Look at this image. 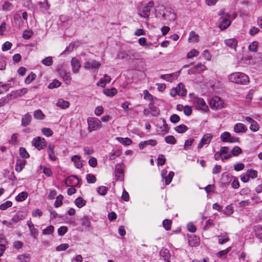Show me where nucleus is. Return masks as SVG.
I'll use <instances>...</instances> for the list:
<instances>
[{"instance_id": "obj_1", "label": "nucleus", "mask_w": 262, "mask_h": 262, "mask_svg": "<svg viewBox=\"0 0 262 262\" xmlns=\"http://www.w3.org/2000/svg\"><path fill=\"white\" fill-rule=\"evenodd\" d=\"M228 79L231 82L241 85H246L250 81L249 77L242 72L231 73L228 76Z\"/></svg>"}, {"instance_id": "obj_2", "label": "nucleus", "mask_w": 262, "mask_h": 262, "mask_svg": "<svg viewBox=\"0 0 262 262\" xmlns=\"http://www.w3.org/2000/svg\"><path fill=\"white\" fill-rule=\"evenodd\" d=\"M117 57L120 59H134L139 60L141 58V55L139 53L135 50L130 49L126 51H122L117 54Z\"/></svg>"}, {"instance_id": "obj_3", "label": "nucleus", "mask_w": 262, "mask_h": 262, "mask_svg": "<svg viewBox=\"0 0 262 262\" xmlns=\"http://www.w3.org/2000/svg\"><path fill=\"white\" fill-rule=\"evenodd\" d=\"M88 129L89 132L99 130L102 127L101 121L96 117H89L87 119Z\"/></svg>"}, {"instance_id": "obj_4", "label": "nucleus", "mask_w": 262, "mask_h": 262, "mask_svg": "<svg viewBox=\"0 0 262 262\" xmlns=\"http://www.w3.org/2000/svg\"><path fill=\"white\" fill-rule=\"evenodd\" d=\"M100 66V62L95 59H90L83 64V67L85 69L94 72H97Z\"/></svg>"}, {"instance_id": "obj_5", "label": "nucleus", "mask_w": 262, "mask_h": 262, "mask_svg": "<svg viewBox=\"0 0 262 262\" xmlns=\"http://www.w3.org/2000/svg\"><path fill=\"white\" fill-rule=\"evenodd\" d=\"M186 90L183 84L179 83L178 85L172 89L170 92V95L172 97H175L177 95L184 96L186 95Z\"/></svg>"}, {"instance_id": "obj_6", "label": "nucleus", "mask_w": 262, "mask_h": 262, "mask_svg": "<svg viewBox=\"0 0 262 262\" xmlns=\"http://www.w3.org/2000/svg\"><path fill=\"white\" fill-rule=\"evenodd\" d=\"M154 6V3L153 1H150L148 3L147 5L144 6L142 10L139 11L138 15L142 17L149 19L151 9Z\"/></svg>"}, {"instance_id": "obj_7", "label": "nucleus", "mask_w": 262, "mask_h": 262, "mask_svg": "<svg viewBox=\"0 0 262 262\" xmlns=\"http://www.w3.org/2000/svg\"><path fill=\"white\" fill-rule=\"evenodd\" d=\"M32 143L39 150L43 149L46 146L45 139L40 137L34 138L32 140Z\"/></svg>"}, {"instance_id": "obj_8", "label": "nucleus", "mask_w": 262, "mask_h": 262, "mask_svg": "<svg viewBox=\"0 0 262 262\" xmlns=\"http://www.w3.org/2000/svg\"><path fill=\"white\" fill-rule=\"evenodd\" d=\"M213 138L211 134H206L203 135L200 142L198 144V148L201 149L205 145H208Z\"/></svg>"}, {"instance_id": "obj_9", "label": "nucleus", "mask_w": 262, "mask_h": 262, "mask_svg": "<svg viewBox=\"0 0 262 262\" xmlns=\"http://www.w3.org/2000/svg\"><path fill=\"white\" fill-rule=\"evenodd\" d=\"M221 139L224 142L235 143L238 142V138L231 136L230 133L225 132L221 135Z\"/></svg>"}, {"instance_id": "obj_10", "label": "nucleus", "mask_w": 262, "mask_h": 262, "mask_svg": "<svg viewBox=\"0 0 262 262\" xmlns=\"http://www.w3.org/2000/svg\"><path fill=\"white\" fill-rule=\"evenodd\" d=\"M209 104L212 108L221 109L223 107L224 102L219 97H214L211 99Z\"/></svg>"}, {"instance_id": "obj_11", "label": "nucleus", "mask_w": 262, "mask_h": 262, "mask_svg": "<svg viewBox=\"0 0 262 262\" xmlns=\"http://www.w3.org/2000/svg\"><path fill=\"white\" fill-rule=\"evenodd\" d=\"M162 125H158L157 127V132L159 135H165L167 134L169 129L168 124H166L165 119H162Z\"/></svg>"}, {"instance_id": "obj_12", "label": "nucleus", "mask_w": 262, "mask_h": 262, "mask_svg": "<svg viewBox=\"0 0 262 262\" xmlns=\"http://www.w3.org/2000/svg\"><path fill=\"white\" fill-rule=\"evenodd\" d=\"M164 18L163 20H167L168 21H173L176 18V15L173 10L171 8H167L165 13H163Z\"/></svg>"}, {"instance_id": "obj_13", "label": "nucleus", "mask_w": 262, "mask_h": 262, "mask_svg": "<svg viewBox=\"0 0 262 262\" xmlns=\"http://www.w3.org/2000/svg\"><path fill=\"white\" fill-rule=\"evenodd\" d=\"M71 64L73 72L75 74L79 73V69L81 67L79 61L76 58L73 57L71 60Z\"/></svg>"}, {"instance_id": "obj_14", "label": "nucleus", "mask_w": 262, "mask_h": 262, "mask_svg": "<svg viewBox=\"0 0 262 262\" xmlns=\"http://www.w3.org/2000/svg\"><path fill=\"white\" fill-rule=\"evenodd\" d=\"M225 44L231 49L236 51V47L237 46V40L235 38H229L224 40Z\"/></svg>"}, {"instance_id": "obj_15", "label": "nucleus", "mask_w": 262, "mask_h": 262, "mask_svg": "<svg viewBox=\"0 0 262 262\" xmlns=\"http://www.w3.org/2000/svg\"><path fill=\"white\" fill-rule=\"evenodd\" d=\"M157 144V142L155 140L153 139H150L141 142L139 144V146L140 149H143L146 146L150 145L151 146H156Z\"/></svg>"}, {"instance_id": "obj_16", "label": "nucleus", "mask_w": 262, "mask_h": 262, "mask_svg": "<svg viewBox=\"0 0 262 262\" xmlns=\"http://www.w3.org/2000/svg\"><path fill=\"white\" fill-rule=\"evenodd\" d=\"M32 120V116L29 113H26L21 119V125L23 126H27L30 124Z\"/></svg>"}, {"instance_id": "obj_17", "label": "nucleus", "mask_w": 262, "mask_h": 262, "mask_svg": "<svg viewBox=\"0 0 262 262\" xmlns=\"http://www.w3.org/2000/svg\"><path fill=\"white\" fill-rule=\"evenodd\" d=\"M200 109L205 112L209 110V107L204 100L202 98H198V110Z\"/></svg>"}, {"instance_id": "obj_18", "label": "nucleus", "mask_w": 262, "mask_h": 262, "mask_svg": "<svg viewBox=\"0 0 262 262\" xmlns=\"http://www.w3.org/2000/svg\"><path fill=\"white\" fill-rule=\"evenodd\" d=\"M26 164V160L23 159H17L15 165V170L17 172L21 171Z\"/></svg>"}, {"instance_id": "obj_19", "label": "nucleus", "mask_w": 262, "mask_h": 262, "mask_svg": "<svg viewBox=\"0 0 262 262\" xmlns=\"http://www.w3.org/2000/svg\"><path fill=\"white\" fill-rule=\"evenodd\" d=\"M166 173V171H165V170L162 171V176L163 178L165 180V184L166 185H168L171 183V180L174 175V173L173 171H170L167 177L164 176Z\"/></svg>"}, {"instance_id": "obj_20", "label": "nucleus", "mask_w": 262, "mask_h": 262, "mask_svg": "<svg viewBox=\"0 0 262 262\" xmlns=\"http://www.w3.org/2000/svg\"><path fill=\"white\" fill-rule=\"evenodd\" d=\"M160 255L166 262H169L170 254L167 249L162 248L160 252Z\"/></svg>"}, {"instance_id": "obj_21", "label": "nucleus", "mask_w": 262, "mask_h": 262, "mask_svg": "<svg viewBox=\"0 0 262 262\" xmlns=\"http://www.w3.org/2000/svg\"><path fill=\"white\" fill-rule=\"evenodd\" d=\"M59 73L66 83L69 84L70 82L71 77L70 73L66 72V71L63 69L60 70Z\"/></svg>"}, {"instance_id": "obj_22", "label": "nucleus", "mask_w": 262, "mask_h": 262, "mask_svg": "<svg viewBox=\"0 0 262 262\" xmlns=\"http://www.w3.org/2000/svg\"><path fill=\"white\" fill-rule=\"evenodd\" d=\"M71 160L74 162V165L77 168H81L82 167V161L80 160V157L79 156L75 155L72 157Z\"/></svg>"}, {"instance_id": "obj_23", "label": "nucleus", "mask_w": 262, "mask_h": 262, "mask_svg": "<svg viewBox=\"0 0 262 262\" xmlns=\"http://www.w3.org/2000/svg\"><path fill=\"white\" fill-rule=\"evenodd\" d=\"M26 214L22 212H18L15 214L11 219L13 223H16L20 220H23L25 218Z\"/></svg>"}, {"instance_id": "obj_24", "label": "nucleus", "mask_w": 262, "mask_h": 262, "mask_svg": "<svg viewBox=\"0 0 262 262\" xmlns=\"http://www.w3.org/2000/svg\"><path fill=\"white\" fill-rule=\"evenodd\" d=\"M234 130L235 133H239L241 132H245L247 130V128L244 124L239 123L235 125Z\"/></svg>"}, {"instance_id": "obj_25", "label": "nucleus", "mask_w": 262, "mask_h": 262, "mask_svg": "<svg viewBox=\"0 0 262 262\" xmlns=\"http://www.w3.org/2000/svg\"><path fill=\"white\" fill-rule=\"evenodd\" d=\"M56 105L61 108L65 109L69 107L70 103L68 101H66L62 99H60L57 102Z\"/></svg>"}, {"instance_id": "obj_26", "label": "nucleus", "mask_w": 262, "mask_h": 262, "mask_svg": "<svg viewBox=\"0 0 262 262\" xmlns=\"http://www.w3.org/2000/svg\"><path fill=\"white\" fill-rule=\"evenodd\" d=\"M116 140L123 145H129L132 143V140L129 138L117 137Z\"/></svg>"}, {"instance_id": "obj_27", "label": "nucleus", "mask_w": 262, "mask_h": 262, "mask_svg": "<svg viewBox=\"0 0 262 262\" xmlns=\"http://www.w3.org/2000/svg\"><path fill=\"white\" fill-rule=\"evenodd\" d=\"M231 24L229 19L225 18L221 21L219 27L221 30H225Z\"/></svg>"}, {"instance_id": "obj_28", "label": "nucleus", "mask_w": 262, "mask_h": 262, "mask_svg": "<svg viewBox=\"0 0 262 262\" xmlns=\"http://www.w3.org/2000/svg\"><path fill=\"white\" fill-rule=\"evenodd\" d=\"M104 93L107 96L113 97L117 93V90L115 88L110 89H106L104 90Z\"/></svg>"}, {"instance_id": "obj_29", "label": "nucleus", "mask_w": 262, "mask_h": 262, "mask_svg": "<svg viewBox=\"0 0 262 262\" xmlns=\"http://www.w3.org/2000/svg\"><path fill=\"white\" fill-rule=\"evenodd\" d=\"M144 99L146 100H149L151 102H154L157 98L151 95L147 90H144L143 91Z\"/></svg>"}, {"instance_id": "obj_30", "label": "nucleus", "mask_w": 262, "mask_h": 262, "mask_svg": "<svg viewBox=\"0 0 262 262\" xmlns=\"http://www.w3.org/2000/svg\"><path fill=\"white\" fill-rule=\"evenodd\" d=\"M28 89L23 88L19 90H17L15 92H12L13 93L11 95H15L16 97H20L25 95L28 92Z\"/></svg>"}, {"instance_id": "obj_31", "label": "nucleus", "mask_w": 262, "mask_h": 262, "mask_svg": "<svg viewBox=\"0 0 262 262\" xmlns=\"http://www.w3.org/2000/svg\"><path fill=\"white\" fill-rule=\"evenodd\" d=\"M33 116L36 119L38 120H42L45 118V115L42 113L40 110H37L34 111Z\"/></svg>"}, {"instance_id": "obj_32", "label": "nucleus", "mask_w": 262, "mask_h": 262, "mask_svg": "<svg viewBox=\"0 0 262 262\" xmlns=\"http://www.w3.org/2000/svg\"><path fill=\"white\" fill-rule=\"evenodd\" d=\"M167 10V8L164 7L163 6H160L159 7V9L158 10V11L156 14V16L157 17H159L162 20H163L164 18V15H163V13H165V11Z\"/></svg>"}, {"instance_id": "obj_33", "label": "nucleus", "mask_w": 262, "mask_h": 262, "mask_svg": "<svg viewBox=\"0 0 262 262\" xmlns=\"http://www.w3.org/2000/svg\"><path fill=\"white\" fill-rule=\"evenodd\" d=\"M79 182V180L75 176H72L69 177L66 182V183H68L70 185H77Z\"/></svg>"}, {"instance_id": "obj_34", "label": "nucleus", "mask_w": 262, "mask_h": 262, "mask_svg": "<svg viewBox=\"0 0 262 262\" xmlns=\"http://www.w3.org/2000/svg\"><path fill=\"white\" fill-rule=\"evenodd\" d=\"M28 196V194L26 192H21L19 193L16 197L15 200L18 202H22L25 201Z\"/></svg>"}, {"instance_id": "obj_35", "label": "nucleus", "mask_w": 262, "mask_h": 262, "mask_svg": "<svg viewBox=\"0 0 262 262\" xmlns=\"http://www.w3.org/2000/svg\"><path fill=\"white\" fill-rule=\"evenodd\" d=\"M188 244L191 247H195L196 246V239L195 235L192 234L188 235Z\"/></svg>"}, {"instance_id": "obj_36", "label": "nucleus", "mask_w": 262, "mask_h": 262, "mask_svg": "<svg viewBox=\"0 0 262 262\" xmlns=\"http://www.w3.org/2000/svg\"><path fill=\"white\" fill-rule=\"evenodd\" d=\"M2 9L5 11H11L13 9V5L8 1H5L2 6Z\"/></svg>"}, {"instance_id": "obj_37", "label": "nucleus", "mask_w": 262, "mask_h": 262, "mask_svg": "<svg viewBox=\"0 0 262 262\" xmlns=\"http://www.w3.org/2000/svg\"><path fill=\"white\" fill-rule=\"evenodd\" d=\"M86 201L81 197H79L75 200V204L78 208H81L85 205Z\"/></svg>"}, {"instance_id": "obj_38", "label": "nucleus", "mask_w": 262, "mask_h": 262, "mask_svg": "<svg viewBox=\"0 0 262 262\" xmlns=\"http://www.w3.org/2000/svg\"><path fill=\"white\" fill-rule=\"evenodd\" d=\"M81 225L85 227H90L91 225V220L88 216H84L81 219Z\"/></svg>"}, {"instance_id": "obj_39", "label": "nucleus", "mask_w": 262, "mask_h": 262, "mask_svg": "<svg viewBox=\"0 0 262 262\" xmlns=\"http://www.w3.org/2000/svg\"><path fill=\"white\" fill-rule=\"evenodd\" d=\"M54 231V227L52 225L48 226L43 230L42 234L45 235H49L51 234Z\"/></svg>"}, {"instance_id": "obj_40", "label": "nucleus", "mask_w": 262, "mask_h": 262, "mask_svg": "<svg viewBox=\"0 0 262 262\" xmlns=\"http://www.w3.org/2000/svg\"><path fill=\"white\" fill-rule=\"evenodd\" d=\"M38 5L42 10L47 11L50 8V5L48 4L47 0H43L42 2H38Z\"/></svg>"}, {"instance_id": "obj_41", "label": "nucleus", "mask_w": 262, "mask_h": 262, "mask_svg": "<svg viewBox=\"0 0 262 262\" xmlns=\"http://www.w3.org/2000/svg\"><path fill=\"white\" fill-rule=\"evenodd\" d=\"M154 102H150L149 104V108L151 112H152V114L154 116H157L159 114V110L158 108H157L156 106H154L153 104Z\"/></svg>"}, {"instance_id": "obj_42", "label": "nucleus", "mask_w": 262, "mask_h": 262, "mask_svg": "<svg viewBox=\"0 0 262 262\" xmlns=\"http://www.w3.org/2000/svg\"><path fill=\"white\" fill-rule=\"evenodd\" d=\"M107 191L108 188L104 186H99L97 189V192L102 196L105 195L107 193Z\"/></svg>"}, {"instance_id": "obj_43", "label": "nucleus", "mask_w": 262, "mask_h": 262, "mask_svg": "<svg viewBox=\"0 0 262 262\" xmlns=\"http://www.w3.org/2000/svg\"><path fill=\"white\" fill-rule=\"evenodd\" d=\"M165 141L167 143L170 144H175L177 143L176 139H175L174 137L172 135L166 136L165 138Z\"/></svg>"}, {"instance_id": "obj_44", "label": "nucleus", "mask_w": 262, "mask_h": 262, "mask_svg": "<svg viewBox=\"0 0 262 262\" xmlns=\"http://www.w3.org/2000/svg\"><path fill=\"white\" fill-rule=\"evenodd\" d=\"M187 130V127L184 124H181L175 127V130L178 133H184Z\"/></svg>"}, {"instance_id": "obj_45", "label": "nucleus", "mask_w": 262, "mask_h": 262, "mask_svg": "<svg viewBox=\"0 0 262 262\" xmlns=\"http://www.w3.org/2000/svg\"><path fill=\"white\" fill-rule=\"evenodd\" d=\"M258 45V42L257 41H253L249 46V50L253 52H256L257 51V47Z\"/></svg>"}, {"instance_id": "obj_46", "label": "nucleus", "mask_w": 262, "mask_h": 262, "mask_svg": "<svg viewBox=\"0 0 262 262\" xmlns=\"http://www.w3.org/2000/svg\"><path fill=\"white\" fill-rule=\"evenodd\" d=\"M259 128V125L255 120H253L250 123V129L253 132H257Z\"/></svg>"}, {"instance_id": "obj_47", "label": "nucleus", "mask_w": 262, "mask_h": 262, "mask_svg": "<svg viewBox=\"0 0 262 262\" xmlns=\"http://www.w3.org/2000/svg\"><path fill=\"white\" fill-rule=\"evenodd\" d=\"M61 85V82H59L58 80L55 79L52 82L50 83L48 86V88L50 89H52L54 88H58Z\"/></svg>"}, {"instance_id": "obj_48", "label": "nucleus", "mask_w": 262, "mask_h": 262, "mask_svg": "<svg viewBox=\"0 0 262 262\" xmlns=\"http://www.w3.org/2000/svg\"><path fill=\"white\" fill-rule=\"evenodd\" d=\"M256 236L259 239H262V227L260 226H257L255 227Z\"/></svg>"}, {"instance_id": "obj_49", "label": "nucleus", "mask_w": 262, "mask_h": 262, "mask_svg": "<svg viewBox=\"0 0 262 262\" xmlns=\"http://www.w3.org/2000/svg\"><path fill=\"white\" fill-rule=\"evenodd\" d=\"M36 78V75L33 72H31L25 79V82L26 84L30 83Z\"/></svg>"}, {"instance_id": "obj_50", "label": "nucleus", "mask_w": 262, "mask_h": 262, "mask_svg": "<svg viewBox=\"0 0 262 262\" xmlns=\"http://www.w3.org/2000/svg\"><path fill=\"white\" fill-rule=\"evenodd\" d=\"M42 133L47 137H51L53 135V132L50 128L43 127L41 129Z\"/></svg>"}, {"instance_id": "obj_51", "label": "nucleus", "mask_w": 262, "mask_h": 262, "mask_svg": "<svg viewBox=\"0 0 262 262\" xmlns=\"http://www.w3.org/2000/svg\"><path fill=\"white\" fill-rule=\"evenodd\" d=\"M188 40L190 43H195L196 41V34L194 31L190 33Z\"/></svg>"}, {"instance_id": "obj_52", "label": "nucleus", "mask_w": 262, "mask_h": 262, "mask_svg": "<svg viewBox=\"0 0 262 262\" xmlns=\"http://www.w3.org/2000/svg\"><path fill=\"white\" fill-rule=\"evenodd\" d=\"M19 154L23 159L29 157V154L24 147H21L19 148Z\"/></svg>"}, {"instance_id": "obj_53", "label": "nucleus", "mask_w": 262, "mask_h": 262, "mask_svg": "<svg viewBox=\"0 0 262 262\" xmlns=\"http://www.w3.org/2000/svg\"><path fill=\"white\" fill-rule=\"evenodd\" d=\"M12 202L10 201H7L0 205V210H5L8 208L11 207Z\"/></svg>"}, {"instance_id": "obj_54", "label": "nucleus", "mask_w": 262, "mask_h": 262, "mask_svg": "<svg viewBox=\"0 0 262 262\" xmlns=\"http://www.w3.org/2000/svg\"><path fill=\"white\" fill-rule=\"evenodd\" d=\"M68 228L67 226H62L58 228L57 232L59 236H63L68 232Z\"/></svg>"}, {"instance_id": "obj_55", "label": "nucleus", "mask_w": 262, "mask_h": 262, "mask_svg": "<svg viewBox=\"0 0 262 262\" xmlns=\"http://www.w3.org/2000/svg\"><path fill=\"white\" fill-rule=\"evenodd\" d=\"M171 221L168 219H165L163 221V226L166 230H169L171 229Z\"/></svg>"}, {"instance_id": "obj_56", "label": "nucleus", "mask_w": 262, "mask_h": 262, "mask_svg": "<svg viewBox=\"0 0 262 262\" xmlns=\"http://www.w3.org/2000/svg\"><path fill=\"white\" fill-rule=\"evenodd\" d=\"M41 63L46 66H50L53 63L52 58L50 56L47 57L41 60Z\"/></svg>"}, {"instance_id": "obj_57", "label": "nucleus", "mask_w": 262, "mask_h": 262, "mask_svg": "<svg viewBox=\"0 0 262 262\" xmlns=\"http://www.w3.org/2000/svg\"><path fill=\"white\" fill-rule=\"evenodd\" d=\"M30 258L29 254L19 255L17 258L20 262H29L28 259Z\"/></svg>"}, {"instance_id": "obj_58", "label": "nucleus", "mask_w": 262, "mask_h": 262, "mask_svg": "<svg viewBox=\"0 0 262 262\" xmlns=\"http://www.w3.org/2000/svg\"><path fill=\"white\" fill-rule=\"evenodd\" d=\"M29 231L31 236L34 239H36L38 235V231L36 228H35L34 226L32 228H29Z\"/></svg>"}, {"instance_id": "obj_59", "label": "nucleus", "mask_w": 262, "mask_h": 262, "mask_svg": "<svg viewBox=\"0 0 262 262\" xmlns=\"http://www.w3.org/2000/svg\"><path fill=\"white\" fill-rule=\"evenodd\" d=\"M41 168L43 170V173L47 177H51L53 173L51 169L45 166H41Z\"/></svg>"}, {"instance_id": "obj_60", "label": "nucleus", "mask_w": 262, "mask_h": 262, "mask_svg": "<svg viewBox=\"0 0 262 262\" xmlns=\"http://www.w3.org/2000/svg\"><path fill=\"white\" fill-rule=\"evenodd\" d=\"M62 199L63 196L61 195H59L58 196H57L56 200L54 204V206L55 207H59L62 204Z\"/></svg>"}, {"instance_id": "obj_61", "label": "nucleus", "mask_w": 262, "mask_h": 262, "mask_svg": "<svg viewBox=\"0 0 262 262\" xmlns=\"http://www.w3.org/2000/svg\"><path fill=\"white\" fill-rule=\"evenodd\" d=\"M121 152L120 150H116L114 152L110 153L109 154V158L111 160H114L116 157H119L121 155Z\"/></svg>"}, {"instance_id": "obj_62", "label": "nucleus", "mask_w": 262, "mask_h": 262, "mask_svg": "<svg viewBox=\"0 0 262 262\" xmlns=\"http://www.w3.org/2000/svg\"><path fill=\"white\" fill-rule=\"evenodd\" d=\"M115 172L119 174H124L123 168L122 164H118L115 168Z\"/></svg>"}, {"instance_id": "obj_63", "label": "nucleus", "mask_w": 262, "mask_h": 262, "mask_svg": "<svg viewBox=\"0 0 262 262\" xmlns=\"http://www.w3.org/2000/svg\"><path fill=\"white\" fill-rule=\"evenodd\" d=\"M86 179L89 183H94L96 181V178L93 174H87Z\"/></svg>"}, {"instance_id": "obj_64", "label": "nucleus", "mask_w": 262, "mask_h": 262, "mask_svg": "<svg viewBox=\"0 0 262 262\" xmlns=\"http://www.w3.org/2000/svg\"><path fill=\"white\" fill-rule=\"evenodd\" d=\"M166 159L163 155L160 154L158 156V158L157 159V163L158 165H163L165 163Z\"/></svg>"}]
</instances>
